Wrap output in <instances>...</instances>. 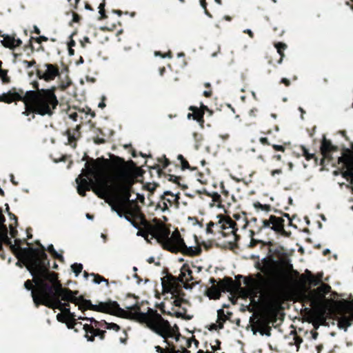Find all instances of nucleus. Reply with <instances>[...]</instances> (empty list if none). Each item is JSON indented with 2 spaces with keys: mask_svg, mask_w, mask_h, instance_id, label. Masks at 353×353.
<instances>
[{
  "mask_svg": "<svg viewBox=\"0 0 353 353\" xmlns=\"http://www.w3.org/2000/svg\"><path fill=\"white\" fill-rule=\"evenodd\" d=\"M110 159L99 157L90 159L85 163V170L77 179V191L81 196L92 190L100 198L106 199L112 211L119 217L123 216L122 208L125 204L135 203L130 201L133 170L136 167L133 161L110 154Z\"/></svg>",
  "mask_w": 353,
  "mask_h": 353,
  "instance_id": "obj_1",
  "label": "nucleus"
},
{
  "mask_svg": "<svg viewBox=\"0 0 353 353\" xmlns=\"http://www.w3.org/2000/svg\"><path fill=\"white\" fill-rule=\"evenodd\" d=\"M148 301L137 302L134 305L126 307L125 310L120 307L117 301H109L101 302V306L95 307L97 312L107 313L115 315L121 318L129 319L136 321L140 323H144L151 330L160 335L164 339L163 342L168 345L163 348L159 345L155 346V350L159 353H179V350L174 344L184 341L190 347L191 343L185 337L182 336L179 333V328L175 325L172 327L170 323L165 320L156 310L148 307Z\"/></svg>",
  "mask_w": 353,
  "mask_h": 353,
  "instance_id": "obj_2",
  "label": "nucleus"
},
{
  "mask_svg": "<svg viewBox=\"0 0 353 353\" xmlns=\"http://www.w3.org/2000/svg\"><path fill=\"white\" fill-rule=\"evenodd\" d=\"M49 272L54 274L55 276L52 278L46 276L43 279V285L34 280L37 275L33 274H31L33 279H28L24 283V287L28 290H31L36 307L42 305L50 309H58L73 317L74 314L70 312V303L78 305L82 312L87 310L97 312L94 308L101 306V302L98 305H94L90 300L84 299L83 296H77L79 291L63 288L58 279V274L50 270Z\"/></svg>",
  "mask_w": 353,
  "mask_h": 353,
  "instance_id": "obj_3",
  "label": "nucleus"
},
{
  "mask_svg": "<svg viewBox=\"0 0 353 353\" xmlns=\"http://www.w3.org/2000/svg\"><path fill=\"white\" fill-rule=\"evenodd\" d=\"M32 87L35 90L26 92L21 88H12L7 93L0 95V102L11 103L14 101H23L25 105L23 114L26 116L32 114V119L34 118V114L51 117L59 103L55 94L56 88L39 89L37 81L32 83Z\"/></svg>",
  "mask_w": 353,
  "mask_h": 353,
  "instance_id": "obj_4",
  "label": "nucleus"
},
{
  "mask_svg": "<svg viewBox=\"0 0 353 353\" xmlns=\"http://www.w3.org/2000/svg\"><path fill=\"white\" fill-rule=\"evenodd\" d=\"M0 231V236L3 244L8 245L12 252L15 255L17 259H21L30 274H36L34 278L39 283L43 285V281L46 276H54L55 274L49 272L50 261L46 253L45 247L37 241V244L39 248L32 247L21 248V245L26 243L30 245L26 239H15L14 244H12L11 239L8 237L7 227H3Z\"/></svg>",
  "mask_w": 353,
  "mask_h": 353,
  "instance_id": "obj_5",
  "label": "nucleus"
},
{
  "mask_svg": "<svg viewBox=\"0 0 353 353\" xmlns=\"http://www.w3.org/2000/svg\"><path fill=\"white\" fill-rule=\"evenodd\" d=\"M351 149L334 145L330 139L323 135L321 141L320 150L322 155L320 165L330 164L332 166L339 165V172L342 176L353 182V143H350Z\"/></svg>",
  "mask_w": 353,
  "mask_h": 353,
  "instance_id": "obj_6",
  "label": "nucleus"
},
{
  "mask_svg": "<svg viewBox=\"0 0 353 353\" xmlns=\"http://www.w3.org/2000/svg\"><path fill=\"white\" fill-rule=\"evenodd\" d=\"M148 229L152 232L150 239H156L162 248L172 253H181L188 256H199L202 250L200 246L188 247L178 230L170 236V230L163 223L148 224Z\"/></svg>",
  "mask_w": 353,
  "mask_h": 353,
  "instance_id": "obj_7",
  "label": "nucleus"
},
{
  "mask_svg": "<svg viewBox=\"0 0 353 353\" xmlns=\"http://www.w3.org/2000/svg\"><path fill=\"white\" fill-rule=\"evenodd\" d=\"M268 255L263 258L266 265H270L276 273V277L274 278L272 285L274 290H280L286 283L288 274L283 269L286 262L287 254L284 248L276 245L272 241H268Z\"/></svg>",
  "mask_w": 353,
  "mask_h": 353,
  "instance_id": "obj_8",
  "label": "nucleus"
},
{
  "mask_svg": "<svg viewBox=\"0 0 353 353\" xmlns=\"http://www.w3.org/2000/svg\"><path fill=\"white\" fill-rule=\"evenodd\" d=\"M194 278L192 271L190 270L188 264H183L181 268V274L177 278L170 274H168L162 279V285L165 291L170 292L172 294L175 295L179 290V282L188 283L193 282Z\"/></svg>",
  "mask_w": 353,
  "mask_h": 353,
  "instance_id": "obj_9",
  "label": "nucleus"
},
{
  "mask_svg": "<svg viewBox=\"0 0 353 353\" xmlns=\"http://www.w3.org/2000/svg\"><path fill=\"white\" fill-rule=\"evenodd\" d=\"M219 219L216 223V229L218 232L221 233L223 236H227L230 234H233L235 236V240L239 239L236 232L238 230L236 228V223L230 217L225 216L223 214H219L217 216Z\"/></svg>",
  "mask_w": 353,
  "mask_h": 353,
  "instance_id": "obj_10",
  "label": "nucleus"
},
{
  "mask_svg": "<svg viewBox=\"0 0 353 353\" xmlns=\"http://www.w3.org/2000/svg\"><path fill=\"white\" fill-rule=\"evenodd\" d=\"M284 223L285 220L283 217L270 215L268 219H263L262 221V225L261 226L260 230H262L263 228H270L276 234L285 237H289L291 232H287L284 229Z\"/></svg>",
  "mask_w": 353,
  "mask_h": 353,
  "instance_id": "obj_11",
  "label": "nucleus"
},
{
  "mask_svg": "<svg viewBox=\"0 0 353 353\" xmlns=\"http://www.w3.org/2000/svg\"><path fill=\"white\" fill-rule=\"evenodd\" d=\"M241 288V283L236 282L231 277L225 276L217 283V287L214 286L210 289L214 293V298L219 299L221 292H232Z\"/></svg>",
  "mask_w": 353,
  "mask_h": 353,
  "instance_id": "obj_12",
  "label": "nucleus"
},
{
  "mask_svg": "<svg viewBox=\"0 0 353 353\" xmlns=\"http://www.w3.org/2000/svg\"><path fill=\"white\" fill-rule=\"evenodd\" d=\"M252 259H256L257 261L254 263V268L259 270L261 272H262L263 274H264L266 276H268L270 279H269V281H270V283L271 284V287H272V292L270 293V297H271V299H275V295H276V292L277 291H279V290H274L273 285H272V280L274 279V278L276 277V273L275 272V271L273 270V268H272V266L270 265H266L265 263V262L263 261V258L260 260L259 259V256H252Z\"/></svg>",
  "mask_w": 353,
  "mask_h": 353,
  "instance_id": "obj_13",
  "label": "nucleus"
},
{
  "mask_svg": "<svg viewBox=\"0 0 353 353\" xmlns=\"http://www.w3.org/2000/svg\"><path fill=\"white\" fill-rule=\"evenodd\" d=\"M340 306L345 310V314L339 319L338 325L345 330L353 324V303L343 300L339 303Z\"/></svg>",
  "mask_w": 353,
  "mask_h": 353,
  "instance_id": "obj_14",
  "label": "nucleus"
},
{
  "mask_svg": "<svg viewBox=\"0 0 353 353\" xmlns=\"http://www.w3.org/2000/svg\"><path fill=\"white\" fill-rule=\"evenodd\" d=\"M43 68L44 69H37L36 72L39 79L49 82L60 75L59 68L57 64L45 63Z\"/></svg>",
  "mask_w": 353,
  "mask_h": 353,
  "instance_id": "obj_15",
  "label": "nucleus"
},
{
  "mask_svg": "<svg viewBox=\"0 0 353 353\" xmlns=\"http://www.w3.org/2000/svg\"><path fill=\"white\" fill-rule=\"evenodd\" d=\"M134 206H132V203L125 204V207L122 208L123 216L128 221H129L135 228H139V224L137 221L139 219V214H143L141 212L140 207L137 203H133Z\"/></svg>",
  "mask_w": 353,
  "mask_h": 353,
  "instance_id": "obj_16",
  "label": "nucleus"
},
{
  "mask_svg": "<svg viewBox=\"0 0 353 353\" xmlns=\"http://www.w3.org/2000/svg\"><path fill=\"white\" fill-rule=\"evenodd\" d=\"M268 276V279H266L264 277V276L262 274V272H257L254 275V278L256 279L259 281V287L264 285L265 284H268L270 288H269L268 294L265 296V299H266L268 303L270 305H272L274 304H278L279 302V299H280V292L283 290L285 285L279 291H277L276 292L275 299H271L270 293L272 290L271 284L270 283V281H269L270 278L268 276Z\"/></svg>",
  "mask_w": 353,
  "mask_h": 353,
  "instance_id": "obj_17",
  "label": "nucleus"
},
{
  "mask_svg": "<svg viewBox=\"0 0 353 353\" xmlns=\"http://www.w3.org/2000/svg\"><path fill=\"white\" fill-rule=\"evenodd\" d=\"M139 228H137V235L143 237L148 243H151L150 236H152V232L148 229V225L151 223L147 221L144 214H139Z\"/></svg>",
  "mask_w": 353,
  "mask_h": 353,
  "instance_id": "obj_18",
  "label": "nucleus"
},
{
  "mask_svg": "<svg viewBox=\"0 0 353 353\" xmlns=\"http://www.w3.org/2000/svg\"><path fill=\"white\" fill-rule=\"evenodd\" d=\"M83 330H85V337L88 341L93 342L95 336H99L101 340L105 339L106 331L102 330L99 328H94L92 325L88 324L83 325Z\"/></svg>",
  "mask_w": 353,
  "mask_h": 353,
  "instance_id": "obj_19",
  "label": "nucleus"
},
{
  "mask_svg": "<svg viewBox=\"0 0 353 353\" xmlns=\"http://www.w3.org/2000/svg\"><path fill=\"white\" fill-rule=\"evenodd\" d=\"M3 39L1 41L2 45L11 50L19 47L22 44V41L20 39H15L14 35H1Z\"/></svg>",
  "mask_w": 353,
  "mask_h": 353,
  "instance_id": "obj_20",
  "label": "nucleus"
},
{
  "mask_svg": "<svg viewBox=\"0 0 353 353\" xmlns=\"http://www.w3.org/2000/svg\"><path fill=\"white\" fill-rule=\"evenodd\" d=\"M189 110L192 111V113H188V118L192 119L196 121L201 126H203L204 123V112L202 110L199 109L198 107L191 105L189 107Z\"/></svg>",
  "mask_w": 353,
  "mask_h": 353,
  "instance_id": "obj_21",
  "label": "nucleus"
},
{
  "mask_svg": "<svg viewBox=\"0 0 353 353\" xmlns=\"http://www.w3.org/2000/svg\"><path fill=\"white\" fill-rule=\"evenodd\" d=\"M161 200H164L166 203H168L170 205L175 203L177 206L179 204V193L174 194L170 191H165L163 195L161 197Z\"/></svg>",
  "mask_w": 353,
  "mask_h": 353,
  "instance_id": "obj_22",
  "label": "nucleus"
},
{
  "mask_svg": "<svg viewBox=\"0 0 353 353\" xmlns=\"http://www.w3.org/2000/svg\"><path fill=\"white\" fill-rule=\"evenodd\" d=\"M306 273L309 274L308 277H306L305 275L302 274L301 276V282L305 283L307 281L309 282L310 285L312 286L318 285L321 281V277H316L314 276L311 272L309 270H306Z\"/></svg>",
  "mask_w": 353,
  "mask_h": 353,
  "instance_id": "obj_23",
  "label": "nucleus"
},
{
  "mask_svg": "<svg viewBox=\"0 0 353 353\" xmlns=\"http://www.w3.org/2000/svg\"><path fill=\"white\" fill-rule=\"evenodd\" d=\"M79 126H77L75 129H73L72 131L70 129H68L64 133V135H66L68 137V143L73 148H76L77 146V140L75 135L78 132Z\"/></svg>",
  "mask_w": 353,
  "mask_h": 353,
  "instance_id": "obj_24",
  "label": "nucleus"
},
{
  "mask_svg": "<svg viewBox=\"0 0 353 353\" xmlns=\"http://www.w3.org/2000/svg\"><path fill=\"white\" fill-rule=\"evenodd\" d=\"M275 48H276L277 52L280 54L281 57L278 60V63L281 64L283 61V59L285 56L284 50L287 48V45L282 42H278L274 44Z\"/></svg>",
  "mask_w": 353,
  "mask_h": 353,
  "instance_id": "obj_25",
  "label": "nucleus"
},
{
  "mask_svg": "<svg viewBox=\"0 0 353 353\" xmlns=\"http://www.w3.org/2000/svg\"><path fill=\"white\" fill-rule=\"evenodd\" d=\"M205 194L207 196H208L212 198V201L214 203H216V206L218 208H221V207L222 200H221V195L219 193H217V192L209 193V192H205Z\"/></svg>",
  "mask_w": 353,
  "mask_h": 353,
  "instance_id": "obj_26",
  "label": "nucleus"
},
{
  "mask_svg": "<svg viewBox=\"0 0 353 353\" xmlns=\"http://www.w3.org/2000/svg\"><path fill=\"white\" fill-rule=\"evenodd\" d=\"M301 151H302L303 156L305 158V159L307 161H310L311 159H314L315 163H316V164H317V163H318V158L314 155V154L309 153L307 149L305 146H303V145L301 146Z\"/></svg>",
  "mask_w": 353,
  "mask_h": 353,
  "instance_id": "obj_27",
  "label": "nucleus"
},
{
  "mask_svg": "<svg viewBox=\"0 0 353 353\" xmlns=\"http://www.w3.org/2000/svg\"><path fill=\"white\" fill-rule=\"evenodd\" d=\"M244 283L249 287H259V281L252 276L244 277Z\"/></svg>",
  "mask_w": 353,
  "mask_h": 353,
  "instance_id": "obj_28",
  "label": "nucleus"
},
{
  "mask_svg": "<svg viewBox=\"0 0 353 353\" xmlns=\"http://www.w3.org/2000/svg\"><path fill=\"white\" fill-rule=\"evenodd\" d=\"M227 320H230V317L225 315L224 310L223 309L218 310L216 322L223 325Z\"/></svg>",
  "mask_w": 353,
  "mask_h": 353,
  "instance_id": "obj_29",
  "label": "nucleus"
},
{
  "mask_svg": "<svg viewBox=\"0 0 353 353\" xmlns=\"http://www.w3.org/2000/svg\"><path fill=\"white\" fill-rule=\"evenodd\" d=\"M168 179L170 181H172L176 184H177L179 187H181L182 190H185L188 188L186 185H181L180 183V181L182 179L181 176H175L174 174H168Z\"/></svg>",
  "mask_w": 353,
  "mask_h": 353,
  "instance_id": "obj_30",
  "label": "nucleus"
},
{
  "mask_svg": "<svg viewBox=\"0 0 353 353\" xmlns=\"http://www.w3.org/2000/svg\"><path fill=\"white\" fill-rule=\"evenodd\" d=\"M179 291L176 294H175V295L172 294L173 296H176V298L173 301V305L176 307H181L183 303H188V301L183 298L177 296L180 293L184 294V293L182 292L181 289L179 288Z\"/></svg>",
  "mask_w": 353,
  "mask_h": 353,
  "instance_id": "obj_31",
  "label": "nucleus"
},
{
  "mask_svg": "<svg viewBox=\"0 0 353 353\" xmlns=\"http://www.w3.org/2000/svg\"><path fill=\"white\" fill-rule=\"evenodd\" d=\"M330 290L331 287L329 285L321 283V285L317 288L316 291L320 295L325 296L330 292Z\"/></svg>",
  "mask_w": 353,
  "mask_h": 353,
  "instance_id": "obj_32",
  "label": "nucleus"
},
{
  "mask_svg": "<svg viewBox=\"0 0 353 353\" xmlns=\"http://www.w3.org/2000/svg\"><path fill=\"white\" fill-rule=\"evenodd\" d=\"M180 310L175 312V316L178 318H182L185 320H190L192 319V316L187 315V309L184 307H179Z\"/></svg>",
  "mask_w": 353,
  "mask_h": 353,
  "instance_id": "obj_33",
  "label": "nucleus"
},
{
  "mask_svg": "<svg viewBox=\"0 0 353 353\" xmlns=\"http://www.w3.org/2000/svg\"><path fill=\"white\" fill-rule=\"evenodd\" d=\"M2 61H0V78L3 83H9L10 78L8 76V70L2 69Z\"/></svg>",
  "mask_w": 353,
  "mask_h": 353,
  "instance_id": "obj_34",
  "label": "nucleus"
},
{
  "mask_svg": "<svg viewBox=\"0 0 353 353\" xmlns=\"http://www.w3.org/2000/svg\"><path fill=\"white\" fill-rule=\"evenodd\" d=\"M85 321H88L91 323L90 325L94 326V328L103 327L104 326V323H105V320H101L100 321H97L95 319L91 318H84Z\"/></svg>",
  "mask_w": 353,
  "mask_h": 353,
  "instance_id": "obj_35",
  "label": "nucleus"
},
{
  "mask_svg": "<svg viewBox=\"0 0 353 353\" xmlns=\"http://www.w3.org/2000/svg\"><path fill=\"white\" fill-rule=\"evenodd\" d=\"M177 159L181 162V169L183 170H185L186 169H190V170H194L196 169V168H192L190 167L188 161L183 157V156L182 154H179L177 157Z\"/></svg>",
  "mask_w": 353,
  "mask_h": 353,
  "instance_id": "obj_36",
  "label": "nucleus"
},
{
  "mask_svg": "<svg viewBox=\"0 0 353 353\" xmlns=\"http://www.w3.org/2000/svg\"><path fill=\"white\" fill-rule=\"evenodd\" d=\"M254 233L253 231H251V241H250V245H249V247L250 248H253L254 247H256L258 244H261V247H265V246H267L266 243L267 242H265V241H261V240H256V239H254L253 238V236H254Z\"/></svg>",
  "mask_w": 353,
  "mask_h": 353,
  "instance_id": "obj_37",
  "label": "nucleus"
},
{
  "mask_svg": "<svg viewBox=\"0 0 353 353\" xmlns=\"http://www.w3.org/2000/svg\"><path fill=\"white\" fill-rule=\"evenodd\" d=\"M90 276L94 277L93 282L94 283L99 284L101 283V282L103 281L106 283L107 286L109 285L108 280L105 279L103 276L99 275V274L91 273Z\"/></svg>",
  "mask_w": 353,
  "mask_h": 353,
  "instance_id": "obj_38",
  "label": "nucleus"
},
{
  "mask_svg": "<svg viewBox=\"0 0 353 353\" xmlns=\"http://www.w3.org/2000/svg\"><path fill=\"white\" fill-rule=\"evenodd\" d=\"M107 330H112L115 332H119L121 330V327L114 323H108L105 321L103 326Z\"/></svg>",
  "mask_w": 353,
  "mask_h": 353,
  "instance_id": "obj_39",
  "label": "nucleus"
},
{
  "mask_svg": "<svg viewBox=\"0 0 353 353\" xmlns=\"http://www.w3.org/2000/svg\"><path fill=\"white\" fill-rule=\"evenodd\" d=\"M71 268L76 276H77L82 272L83 265L81 263H75L71 265Z\"/></svg>",
  "mask_w": 353,
  "mask_h": 353,
  "instance_id": "obj_40",
  "label": "nucleus"
},
{
  "mask_svg": "<svg viewBox=\"0 0 353 353\" xmlns=\"http://www.w3.org/2000/svg\"><path fill=\"white\" fill-rule=\"evenodd\" d=\"M78 325H79L80 327H81V326L83 327V325H82L81 323L77 322V320L75 319H74V318L67 323V325H68V328H70V329H74V330L76 332L78 331V328L76 327V326Z\"/></svg>",
  "mask_w": 353,
  "mask_h": 353,
  "instance_id": "obj_41",
  "label": "nucleus"
},
{
  "mask_svg": "<svg viewBox=\"0 0 353 353\" xmlns=\"http://www.w3.org/2000/svg\"><path fill=\"white\" fill-rule=\"evenodd\" d=\"M158 161L161 163L163 169L166 168L170 164V160L166 158L165 155H163L161 158H159Z\"/></svg>",
  "mask_w": 353,
  "mask_h": 353,
  "instance_id": "obj_42",
  "label": "nucleus"
},
{
  "mask_svg": "<svg viewBox=\"0 0 353 353\" xmlns=\"http://www.w3.org/2000/svg\"><path fill=\"white\" fill-rule=\"evenodd\" d=\"M254 206L256 209H260L261 210H264L268 212L271 209V206L270 205H263L259 202H256L254 204Z\"/></svg>",
  "mask_w": 353,
  "mask_h": 353,
  "instance_id": "obj_43",
  "label": "nucleus"
},
{
  "mask_svg": "<svg viewBox=\"0 0 353 353\" xmlns=\"http://www.w3.org/2000/svg\"><path fill=\"white\" fill-rule=\"evenodd\" d=\"M193 137L196 143V148H198L199 145L201 144V142L203 141V136L201 134L198 132H194L193 133Z\"/></svg>",
  "mask_w": 353,
  "mask_h": 353,
  "instance_id": "obj_44",
  "label": "nucleus"
},
{
  "mask_svg": "<svg viewBox=\"0 0 353 353\" xmlns=\"http://www.w3.org/2000/svg\"><path fill=\"white\" fill-rule=\"evenodd\" d=\"M293 339H294V345L297 347V348L299 349V346L301 345V343L303 342V339L298 336L296 334V333L295 332L294 333V337H293Z\"/></svg>",
  "mask_w": 353,
  "mask_h": 353,
  "instance_id": "obj_45",
  "label": "nucleus"
},
{
  "mask_svg": "<svg viewBox=\"0 0 353 353\" xmlns=\"http://www.w3.org/2000/svg\"><path fill=\"white\" fill-rule=\"evenodd\" d=\"M30 40L34 41L37 43L40 44L39 47L36 50L37 51H38V52L43 51V52L45 50L43 46L41 45L42 41H41V40H40L39 37H31Z\"/></svg>",
  "mask_w": 353,
  "mask_h": 353,
  "instance_id": "obj_46",
  "label": "nucleus"
},
{
  "mask_svg": "<svg viewBox=\"0 0 353 353\" xmlns=\"http://www.w3.org/2000/svg\"><path fill=\"white\" fill-rule=\"evenodd\" d=\"M200 3L201 7L204 9L205 13L206 15H208L210 17H212V14L210 13V12L207 9V2L205 0H200Z\"/></svg>",
  "mask_w": 353,
  "mask_h": 353,
  "instance_id": "obj_47",
  "label": "nucleus"
},
{
  "mask_svg": "<svg viewBox=\"0 0 353 353\" xmlns=\"http://www.w3.org/2000/svg\"><path fill=\"white\" fill-rule=\"evenodd\" d=\"M5 221H6V218H5L4 215L2 213L1 209L0 208V231H1L3 230V227H7L4 224Z\"/></svg>",
  "mask_w": 353,
  "mask_h": 353,
  "instance_id": "obj_48",
  "label": "nucleus"
},
{
  "mask_svg": "<svg viewBox=\"0 0 353 353\" xmlns=\"http://www.w3.org/2000/svg\"><path fill=\"white\" fill-rule=\"evenodd\" d=\"M223 328V325L220 323H218L216 322V323L211 324L209 330H221Z\"/></svg>",
  "mask_w": 353,
  "mask_h": 353,
  "instance_id": "obj_49",
  "label": "nucleus"
},
{
  "mask_svg": "<svg viewBox=\"0 0 353 353\" xmlns=\"http://www.w3.org/2000/svg\"><path fill=\"white\" fill-rule=\"evenodd\" d=\"M158 207L159 208L161 209L162 211H165L167 210H168V203H166V201H165L164 200H161L159 203H158Z\"/></svg>",
  "mask_w": 353,
  "mask_h": 353,
  "instance_id": "obj_50",
  "label": "nucleus"
},
{
  "mask_svg": "<svg viewBox=\"0 0 353 353\" xmlns=\"http://www.w3.org/2000/svg\"><path fill=\"white\" fill-rule=\"evenodd\" d=\"M216 345H211V348L212 352L214 353H216L215 352L221 349V341L218 339L215 341Z\"/></svg>",
  "mask_w": 353,
  "mask_h": 353,
  "instance_id": "obj_51",
  "label": "nucleus"
},
{
  "mask_svg": "<svg viewBox=\"0 0 353 353\" xmlns=\"http://www.w3.org/2000/svg\"><path fill=\"white\" fill-rule=\"evenodd\" d=\"M23 63L26 65L27 68H29L36 65L37 62L34 59H32V61L24 60L23 61Z\"/></svg>",
  "mask_w": 353,
  "mask_h": 353,
  "instance_id": "obj_52",
  "label": "nucleus"
},
{
  "mask_svg": "<svg viewBox=\"0 0 353 353\" xmlns=\"http://www.w3.org/2000/svg\"><path fill=\"white\" fill-rule=\"evenodd\" d=\"M272 146L276 151H281L282 152H284L285 150V148L283 145L272 144Z\"/></svg>",
  "mask_w": 353,
  "mask_h": 353,
  "instance_id": "obj_53",
  "label": "nucleus"
},
{
  "mask_svg": "<svg viewBox=\"0 0 353 353\" xmlns=\"http://www.w3.org/2000/svg\"><path fill=\"white\" fill-rule=\"evenodd\" d=\"M259 141L263 145H272V143L268 141V139L266 137H261L259 139Z\"/></svg>",
  "mask_w": 353,
  "mask_h": 353,
  "instance_id": "obj_54",
  "label": "nucleus"
},
{
  "mask_svg": "<svg viewBox=\"0 0 353 353\" xmlns=\"http://www.w3.org/2000/svg\"><path fill=\"white\" fill-rule=\"evenodd\" d=\"M81 20V17L76 12H72V22L79 23Z\"/></svg>",
  "mask_w": 353,
  "mask_h": 353,
  "instance_id": "obj_55",
  "label": "nucleus"
},
{
  "mask_svg": "<svg viewBox=\"0 0 353 353\" xmlns=\"http://www.w3.org/2000/svg\"><path fill=\"white\" fill-rule=\"evenodd\" d=\"M68 2H70V6L74 8V9H77L78 3L80 1V0H68Z\"/></svg>",
  "mask_w": 353,
  "mask_h": 353,
  "instance_id": "obj_56",
  "label": "nucleus"
},
{
  "mask_svg": "<svg viewBox=\"0 0 353 353\" xmlns=\"http://www.w3.org/2000/svg\"><path fill=\"white\" fill-rule=\"evenodd\" d=\"M54 259H57L59 260L60 261H63V256L59 254L57 251H55V253L54 252L52 254H51Z\"/></svg>",
  "mask_w": 353,
  "mask_h": 353,
  "instance_id": "obj_57",
  "label": "nucleus"
},
{
  "mask_svg": "<svg viewBox=\"0 0 353 353\" xmlns=\"http://www.w3.org/2000/svg\"><path fill=\"white\" fill-rule=\"evenodd\" d=\"M10 235L12 238H16L17 235V230L14 228L12 225L10 226Z\"/></svg>",
  "mask_w": 353,
  "mask_h": 353,
  "instance_id": "obj_58",
  "label": "nucleus"
},
{
  "mask_svg": "<svg viewBox=\"0 0 353 353\" xmlns=\"http://www.w3.org/2000/svg\"><path fill=\"white\" fill-rule=\"evenodd\" d=\"M32 41H33L32 40L30 39L28 44H27L24 46V50H26L27 48H30L31 50V52H33L35 50V49L32 45Z\"/></svg>",
  "mask_w": 353,
  "mask_h": 353,
  "instance_id": "obj_59",
  "label": "nucleus"
},
{
  "mask_svg": "<svg viewBox=\"0 0 353 353\" xmlns=\"http://www.w3.org/2000/svg\"><path fill=\"white\" fill-rule=\"evenodd\" d=\"M280 83L284 84L286 87H289L291 84L290 81L286 78H282L280 81Z\"/></svg>",
  "mask_w": 353,
  "mask_h": 353,
  "instance_id": "obj_60",
  "label": "nucleus"
},
{
  "mask_svg": "<svg viewBox=\"0 0 353 353\" xmlns=\"http://www.w3.org/2000/svg\"><path fill=\"white\" fill-rule=\"evenodd\" d=\"M282 173V169H276L271 171V176H274L276 174H281Z\"/></svg>",
  "mask_w": 353,
  "mask_h": 353,
  "instance_id": "obj_61",
  "label": "nucleus"
},
{
  "mask_svg": "<svg viewBox=\"0 0 353 353\" xmlns=\"http://www.w3.org/2000/svg\"><path fill=\"white\" fill-rule=\"evenodd\" d=\"M99 14L101 15L100 17H99L100 20L106 19L108 17L106 14H105V10H99Z\"/></svg>",
  "mask_w": 353,
  "mask_h": 353,
  "instance_id": "obj_62",
  "label": "nucleus"
},
{
  "mask_svg": "<svg viewBox=\"0 0 353 353\" xmlns=\"http://www.w3.org/2000/svg\"><path fill=\"white\" fill-rule=\"evenodd\" d=\"M47 250L51 254H52L54 252L55 253V251H56L52 244H50V245L48 246Z\"/></svg>",
  "mask_w": 353,
  "mask_h": 353,
  "instance_id": "obj_63",
  "label": "nucleus"
},
{
  "mask_svg": "<svg viewBox=\"0 0 353 353\" xmlns=\"http://www.w3.org/2000/svg\"><path fill=\"white\" fill-rule=\"evenodd\" d=\"M57 319L59 322H65V317L63 316L62 314L59 313L57 315Z\"/></svg>",
  "mask_w": 353,
  "mask_h": 353,
  "instance_id": "obj_64",
  "label": "nucleus"
}]
</instances>
